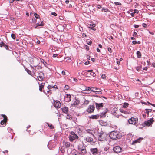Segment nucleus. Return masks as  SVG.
<instances>
[{
    "label": "nucleus",
    "mask_w": 155,
    "mask_h": 155,
    "mask_svg": "<svg viewBox=\"0 0 155 155\" xmlns=\"http://www.w3.org/2000/svg\"><path fill=\"white\" fill-rule=\"evenodd\" d=\"M110 138L114 140H116L120 137L118 133L116 131H113L111 132L110 134Z\"/></svg>",
    "instance_id": "1"
},
{
    "label": "nucleus",
    "mask_w": 155,
    "mask_h": 155,
    "mask_svg": "<svg viewBox=\"0 0 155 155\" xmlns=\"http://www.w3.org/2000/svg\"><path fill=\"white\" fill-rule=\"evenodd\" d=\"M128 121L130 124L136 125L138 122V119L136 117H132L129 119Z\"/></svg>",
    "instance_id": "2"
},
{
    "label": "nucleus",
    "mask_w": 155,
    "mask_h": 155,
    "mask_svg": "<svg viewBox=\"0 0 155 155\" xmlns=\"http://www.w3.org/2000/svg\"><path fill=\"white\" fill-rule=\"evenodd\" d=\"M78 136L74 132H71L70 135L69 140L71 142H73L75 139L78 138Z\"/></svg>",
    "instance_id": "3"
},
{
    "label": "nucleus",
    "mask_w": 155,
    "mask_h": 155,
    "mask_svg": "<svg viewBox=\"0 0 155 155\" xmlns=\"http://www.w3.org/2000/svg\"><path fill=\"white\" fill-rule=\"evenodd\" d=\"M113 150L116 153H117L121 152L122 151V149L120 146H117L113 148Z\"/></svg>",
    "instance_id": "4"
},
{
    "label": "nucleus",
    "mask_w": 155,
    "mask_h": 155,
    "mask_svg": "<svg viewBox=\"0 0 155 155\" xmlns=\"http://www.w3.org/2000/svg\"><path fill=\"white\" fill-rule=\"evenodd\" d=\"M106 134L104 133H101L98 136V139L99 141H103L105 139Z\"/></svg>",
    "instance_id": "5"
},
{
    "label": "nucleus",
    "mask_w": 155,
    "mask_h": 155,
    "mask_svg": "<svg viewBox=\"0 0 155 155\" xmlns=\"http://www.w3.org/2000/svg\"><path fill=\"white\" fill-rule=\"evenodd\" d=\"M54 105L56 108H59L61 107V104L59 101H56L54 102Z\"/></svg>",
    "instance_id": "6"
},
{
    "label": "nucleus",
    "mask_w": 155,
    "mask_h": 155,
    "mask_svg": "<svg viewBox=\"0 0 155 155\" xmlns=\"http://www.w3.org/2000/svg\"><path fill=\"white\" fill-rule=\"evenodd\" d=\"M153 118L150 119V120H148L146 122H145L144 123L143 125L144 126H149L151 124L153 123Z\"/></svg>",
    "instance_id": "7"
},
{
    "label": "nucleus",
    "mask_w": 155,
    "mask_h": 155,
    "mask_svg": "<svg viewBox=\"0 0 155 155\" xmlns=\"http://www.w3.org/2000/svg\"><path fill=\"white\" fill-rule=\"evenodd\" d=\"M95 108L94 105H90L89 107L87 109V111L89 113H92L94 111Z\"/></svg>",
    "instance_id": "8"
},
{
    "label": "nucleus",
    "mask_w": 155,
    "mask_h": 155,
    "mask_svg": "<svg viewBox=\"0 0 155 155\" xmlns=\"http://www.w3.org/2000/svg\"><path fill=\"white\" fill-rule=\"evenodd\" d=\"M2 116H3L4 118V119L1 122V124L2 125L5 124L7 121V117L5 115L2 114Z\"/></svg>",
    "instance_id": "9"
},
{
    "label": "nucleus",
    "mask_w": 155,
    "mask_h": 155,
    "mask_svg": "<svg viewBox=\"0 0 155 155\" xmlns=\"http://www.w3.org/2000/svg\"><path fill=\"white\" fill-rule=\"evenodd\" d=\"M91 151L93 155H96L97 153L98 150L97 148H91Z\"/></svg>",
    "instance_id": "10"
},
{
    "label": "nucleus",
    "mask_w": 155,
    "mask_h": 155,
    "mask_svg": "<svg viewBox=\"0 0 155 155\" xmlns=\"http://www.w3.org/2000/svg\"><path fill=\"white\" fill-rule=\"evenodd\" d=\"M92 89L91 90V91L93 92H95L97 94H101V92L100 91H95L98 89V88H95L94 87H91Z\"/></svg>",
    "instance_id": "11"
},
{
    "label": "nucleus",
    "mask_w": 155,
    "mask_h": 155,
    "mask_svg": "<svg viewBox=\"0 0 155 155\" xmlns=\"http://www.w3.org/2000/svg\"><path fill=\"white\" fill-rule=\"evenodd\" d=\"M103 103H95L96 108L97 109H100V108L103 107Z\"/></svg>",
    "instance_id": "12"
},
{
    "label": "nucleus",
    "mask_w": 155,
    "mask_h": 155,
    "mask_svg": "<svg viewBox=\"0 0 155 155\" xmlns=\"http://www.w3.org/2000/svg\"><path fill=\"white\" fill-rule=\"evenodd\" d=\"M86 140L87 141L91 143L92 144L94 143L93 139L90 137H87L86 138Z\"/></svg>",
    "instance_id": "13"
},
{
    "label": "nucleus",
    "mask_w": 155,
    "mask_h": 155,
    "mask_svg": "<svg viewBox=\"0 0 155 155\" xmlns=\"http://www.w3.org/2000/svg\"><path fill=\"white\" fill-rule=\"evenodd\" d=\"M63 143L64 147L66 148L69 147L70 146V143L69 142L64 141Z\"/></svg>",
    "instance_id": "14"
},
{
    "label": "nucleus",
    "mask_w": 155,
    "mask_h": 155,
    "mask_svg": "<svg viewBox=\"0 0 155 155\" xmlns=\"http://www.w3.org/2000/svg\"><path fill=\"white\" fill-rule=\"evenodd\" d=\"M63 112L65 114H67L68 112V108L67 107H65L61 108Z\"/></svg>",
    "instance_id": "15"
},
{
    "label": "nucleus",
    "mask_w": 155,
    "mask_h": 155,
    "mask_svg": "<svg viewBox=\"0 0 155 155\" xmlns=\"http://www.w3.org/2000/svg\"><path fill=\"white\" fill-rule=\"evenodd\" d=\"M79 104V101L76 99H75L73 104H72V105L74 106H76L78 105Z\"/></svg>",
    "instance_id": "16"
},
{
    "label": "nucleus",
    "mask_w": 155,
    "mask_h": 155,
    "mask_svg": "<svg viewBox=\"0 0 155 155\" xmlns=\"http://www.w3.org/2000/svg\"><path fill=\"white\" fill-rule=\"evenodd\" d=\"M99 117V115L98 114H97L95 115H92L89 117L90 118H91L92 119H97Z\"/></svg>",
    "instance_id": "17"
},
{
    "label": "nucleus",
    "mask_w": 155,
    "mask_h": 155,
    "mask_svg": "<svg viewBox=\"0 0 155 155\" xmlns=\"http://www.w3.org/2000/svg\"><path fill=\"white\" fill-rule=\"evenodd\" d=\"M71 96L70 94H67L65 97V100H66L68 102H69L71 101Z\"/></svg>",
    "instance_id": "18"
},
{
    "label": "nucleus",
    "mask_w": 155,
    "mask_h": 155,
    "mask_svg": "<svg viewBox=\"0 0 155 155\" xmlns=\"http://www.w3.org/2000/svg\"><path fill=\"white\" fill-rule=\"evenodd\" d=\"M143 139V138H139L138 139L136 140H135V141H134L132 142V144H134L135 143H140V142Z\"/></svg>",
    "instance_id": "19"
},
{
    "label": "nucleus",
    "mask_w": 155,
    "mask_h": 155,
    "mask_svg": "<svg viewBox=\"0 0 155 155\" xmlns=\"http://www.w3.org/2000/svg\"><path fill=\"white\" fill-rule=\"evenodd\" d=\"M100 124L103 126H107V123L106 122H104L103 120H101L100 122Z\"/></svg>",
    "instance_id": "20"
},
{
    "label": "nucleus",
    "mask_w": 155,
    "mask_h": 155,
    "mask_svg": "<svg viewBox=\"0 0 155 155\" xmlns=\"http://www.w3.org/2000/svg\"><path fill=\"white\" fill-rule=\"evenodd\" d=\"M137 57L139 58H140L141 57V54L140 52L139 51H137Z\"/></svg>",
    "instance_id": "21"
},
{
    "label": "nucleus",
    "mask_w": 155,
    "mask_h": 155,
    "mask_svg": "<svg viewBox=\"0 0 155 155\" xmlns=\"http://www.w3.org/2000/svg\"><path fill=\"white\" fill-rule=\"evenodd\" d=\"M91 89H92L91 88V87H87L86 88V89L84 91H85L83 93H86L87 92L85 91H91Z\"/></svg>",
    "instance_id": "22"
},
{
    "label": "nucleus",
    "mask_w": 155,
    "mask_h": 155,
    "mask_svg": "<svg viewBox=\"0 0 155 155\" xmlns=\"http://www.w3.org/2000/svg\"><path fill=\"white\" fill-rule=\"evenodd\" d=\"M83 147H85L82 144L78 146V149L80 151H82V150L81 149H84V148H83Z\"/></svg>",
    "instance_id": "23"
},
{
    "label": "nucleus",
    "mask_w": 155,
    "mask_h": 155,
    "mask_svg": "<svg viewBox=\"0 0 155 155\" xmlns=\"http://www.w3.org/2000/svg\"><path fill=\"white\" fill-rule=\"evenodd\" d=\"M86 131L87 132L90 133L91 134H93V131L89 129H87L86 130Z\"/></svg>",
    "instance_id": "24"
},
{
    "label": "nucleus",
    "mask_w": 155,
    "mask_h": 155,
    "mask_svg": "<svg viewBox=\"0 0 155 155\" xmlns=\"http://www.w3.org/2000/svg\"><path fill=\"white\" fill-rule=\"evenodd\" d=\"M72 117L69 114H68L66 116V118L69 119V120H71L72 119Z\"/></svg>",
    "instance_id": "25"
},
{
    "label": "nucleus",
    "mask_w": 155,
    "mask_h": 155,
    "mask_svg": "<svg viewBox=\"0 0 155 155\" xmlns=\"http://www.w3.org/2000/svg\"><path fill=\"white\" fill-rule=\"evenodd\" d=\"M25 70H26V71L28 73V74H29L30 75H31V72L30 70H29V69H28L27 68H25Z\"/></svg>",
    "instance_id": "26"
},
{
    "label": "nucleus",
    "mask_w": 155,
    "mask_h": 155,
    "mask_svg": "<svg viewBox=\"0 0 155 155\" xmlns=\"http://www.w3.org/2000/svg\"><path fill=\"white\" fill-rule=\"evenodd\" d=\"M37 26L36 27H35V28H36V27L37 26H43V25H44V23L42 21V22H41V23L40 24H39V23H37Z\"/></svg>",
    "instance_id": "27"
},
{
    "label": "nucleus",
    "mask_w": 155,
    "mask_h": 155,
    "mask_svg": "<svg viewBox=\"0 0 155 155\" xmlns=\"http://www.w3.org/2000/svg\"><path fill=\"white\" fill-rule=\"evenodd\" d=\"M38 79L39 81H41L43 79V77L42 76H37Z\"/></svg>",
    "instance_id": "28"
},
{
    "label": "nucleus",
    "mask_w": 155,
    "mask_h": 155,
    "mask_svg": "<svg viewBox=\"0 0 155 155\" xmlns=\"http://www.w3.org/2000/svg\"><path fill=\"white\" fill-rule=\"evenodd\" d=\"M89 103V101L88 100H85L83 103V104L84 105H87Z\"/></svg>",
    "instance_id": "29"
},
{
    "label": "nucleus",
    "mask_w": 155,
    "mask_h": 155,
    "mask_svg": "<svg viewBox=\"0 0 155 155\" xmlns=\"http://www.w3.org/2000/svg\"><path fill=\"white\" fill-rule=\"evenodd\" d=\"M152 111L151 109H146V113L147 114V115L148 116L149 115V112H151Z\"/></svg>",
    "instance_id": "30"
},
{
    "label": "nucleus",
    "mask_w": 155,
    "mask_h": 155,
    "mask_svg": "<svg viewBox=\"0 0 155 155\" xmlns=\"http://www.w3.org/2000/svg\"><path fill=\"white\" fill-rule=\"evenodd\" d=\"M47 88L48 90L47 91V93H48L50 91V89H51V88H52L53 87H52V86L49 85L48 86Z\"/></svg>",
    "instance_id": "31"
},
{
    "label": "nucleus",
    "mask_w": 155,
    "mask_h": 155,
    "mask_svg": "<svg viewBox=\"0 0 155 155\" xmlns=\"http://www.w3.org/2000/svg\"><path fill=\"white\" fill-rule=\"evenodd\" d=\"M83 148H84V149H81L82 150V151H81L82 152V153H85L86 152V150L85 149V147H83Z\"/></svg>",
    "instance_id": "32"
},
{
    "label": "nucleus",
    "mask_w": 155,
    "mask_h": 155,
    "mask_svg": "<svg viewBox=\"0 0 155 155\" xmlns=\"http://www.w3.org/2000/svg\"><path fill=\"white\" fill-rule=\"evenodd\" d=\"M106 112H103L101 114L99 115V116L100 117H105V114H106Z\"/></svg>",
    "instance_id": "33"
},
{
    "label": "nucleus",
    "mask_w": 155,
    "mask_h": 155,
    "mask_svg": "<svg viewBox=\"0 0 155 155\" xmlns=\"http://www.w3.org/2000/svg\"><path fill=\"white\" fill-rule=\"evenodd\" d=\"M129 104L128 103H124L123 107L124 108H126L128 107Z\"/></svg>",
    "instance_id": "34"
},
{
    "label": "nucleus",
    "mask_w": 155,
    "mask_h": 155,
    "mask_svg": "<svg viewBox=\"0 0 155 155\" xmlns=\"http://www.w3.org/2000/svg\"><path fill=\"white\" fill-rule=\"evenodd\" d=\"M102 11H104V12H108L109 11V10L107 8H103L102 9Z\"/></svg>",
    "instance_id": "35"
},
{
    "label": "nucleus",
    "mask_w": 155,
    "mask_h": 155,
    "mask_svg": "<svg viewBox=\"0 0 155 155\" xmlns=\"http://www.w3.org/2000/svg\"><path fill=\"white\" fill-rule=\"evenodd\" d=\"M39 90L40 91H42V89L43 88V85L42 84L41 85H39Z\"/></svg>",
    "instance_id": "36"
},
{
    "label": "nucleus",
    "mask_w": 155,
    "mask_h": 155,
    "mask_svg": "<svg viewBox=\"0 0 155 155\" xmlns=\"http://www.w3.org/2000/svg\"><path fill=\"white\" fill-rule=\"evenodd\" d=\"M34 16L36 19L40 18L39 16L36 13H34Z\"/></svg>",
    "instance_id": "37"
},
{
    "label": "nucleus",
    "mask_w": 155,
    "mask_h": 155,
    "mask_svg": "<svg viewBox=\"0 0 155 155\" xmlns=\"http://www.w3.org/2000/svg\"><path fill=\"white\" fill-rule=\"evenodd\" d=\"M48 126L50 127V128L51 129H52L54 128V127L51 124H47Z\"/></svg>",
    "instance_id": "38"
},
{
    "label": "nucleus",
    "mask_w": 155,
    "mask_h": 155,
    "mask_svg": "<svg viewBox=\"0 0 155 155\" xmlns=\"http://www.w3.org/2000/svg\"><path fill=\"white\" fill-rule=\"evenodd\" d=\"M32 68L33 70H32V72L34 74H35V75L36 76V73L37 71H36L35 70V69H34V68H33L32 67Z\"/></svg>",
    "instance_id": "39"
},
{
    "label": "nucleus",
    "mask_w": 155,
    "mask_h": 155,
    "mask_svg": "<svg viewBox=\"0 0 155 155\" xmlns=\"http://www.w3.org/2000/svg\"><path fill=\"white\" fill-rule=\"evenodd\" d=\"M120 112L122 113H124V114H126V113L127 112L126 111H124V110H123V109L120 108Z\"/></svg>",
    "instance_id": "40"
},
{
    "label": "nucleus",
    "mask_w": 155,
    "mask_h": 155,
    "mask_svg": "<svg viewBox=\"0 0 155 155\" xmlns=\"http://www.w3.org/2000/svg\"><path fill=\"white\" fill-rule=\"evenodd\" d=\"M11 36L12 38L13 39H15V35L14 34H12Z\"/></svg>",
    "instance_id": "41"
},
{
    "label": "nucleus",
    "mask_w": 155,
    "mask_h": 155,
    "mask_svg": "<svg viewBox=\"0 0 155 155\" xmlns=\"http://www.w3.org/2000/svg\"><path fill=\"white\" fill-rule=\"evenodd\" d=\"M73 155H81V154L78 152H76L74 153Z\"/></svg>",
    "instance_id": "42"
},
{
    "label": "nucleus",
    "mask_w": 155,
    "mask_h": 155,
    "mask_svg": "<svg viewBox=\"0 0 155 155\" xmlns=\"http://www.w3.org/2000/svg\"><path fill=\"white\" fill-rule=\"evenodd\" d=\"M106 76L105 74H102L101 76V78L103 79H105L106 78Z\"/></svg>",
    "instance_id": "43"
},
{
    "label": "nucleus",
    "mask_w": 155,
    "mask_h": 155,
    "mask_svg": "<svg viewBox=\"0 0 155 155\" xmlns=\"http://www.w3.org/2000/svg\"><path fill=\"white\" fill-rule=\"evenodd\" d=\"M64 88L65 90H68L69 89V86H68V85H66L65 86Z\"/></svg>",
    "instance_id": "44"
},
{
    "label": "nucleus",
    "mask_w": 155,
    "mask_h": 155,
    "mask_svg": "<svg viewBox=\"0 0 155 155\" xmlns=\"http://www.w3.org/2000/svg\"><path fill=\"white\" fill-rule=\"evenodd\" d=\"M90 75L93 77H95L96 75L95 73L94 72H92L91 73Z\"/></svg>",
    "instance_id": "45"
},
{
    "label": "nucleus",
    "mask_w": 155,
    "mask_h": 155,
    "mask_svg": "<svg viewBox=\"0 0 155 155\" xmlns=\"http://www.w3.org/2000/svg\"><path fill=\"white\" fill-rule=\"evenodd\" d=\"M142 25L144 28H146L147 26V25L145 23H143L142 24Z\"/></svg>",
    "instance_id": "46"
},
{
    "label": "nucleus",
    "mask_w": 155,
    "mask_h": 155,
    "mask_svg": "<svg viewBox=\"0 0 155 155\" xmlns=\"http://www.w3.org/2000/svg\"><path fill=\"white\" fill-rule=\"evenodd\" d=\"M114 3L116 5H121V4L119 2H114Z\"/></svg>",
    "instance_id": "47"
},
{
    "label": "nucleus",
    "mask_w": 155,
    "mask_h": 155,
    "mask_svg": "<svg viewBox=\"0 0 155 155\" xmlns=\"http://www.w3.org/2000/svg\"><path fill=\"white\" fill-rule=\"evenodd\" d=\"M5 44L3 42H2L1 43H0V46L1 47H2V46H4V45H5Z\"/></svg>",
    "instance_id": "48"
},
{
    "label": "nucleus",
    "mask_w": 155,
    "mask_h": 155,
    "mask_svg": "<svg viewBox=\"0 0 155 155\" xmlns=\"http://www.w3.org/2000/svg\"><path fill=\"white\" fill-rule=\"evenodd\" d=\"M108 50L110 53L112 52V50L109 47L108 48Z\"/></svg>",
    "instance_id": "49"
},
{
    "label": "nucleus",
    "mask_w": 155,
    "mask_h": 155,
    "mask_svg": "<svg viewBox=\"0 0 155 155\" xmlns=\"http://www.w3.org/2000/svg\"><path fill=\"white\" fill-rule=\"evenodd\" d=\"M134 13H138L139 12V11L135 9L134 11Z\"/></svg>",
    "instance_id": "50"
},
{
    "label": "nucleus",
    "mask_w": 155,
    "mask_h": 155,
    "mask_svg": "<svg viewBox=\"0 0 155 155\" xmlns=\"http://www.w3.org/2000/svg\"><path fill=\"white\" fill-rule=\"evenodd\" d=\"M89 64V61H87L84 63V64L85 65H88Z\"/></svg>",
    "instance_id": "51"
},
{
    "label": "nucleus",
    "mask_w": 155,
    "mask_h": 155,
    "mask_svg": "<svg viewBox=\"0 0 155 155\" xmlns=\"http://www.w3.org/2000/svg\"><path fill=\"white\" fill-rule=\"evenodd\" d=\"M51 14L52 15L54 16H56L57 15V14L54 12H52Z\"/></svg>",
    "instance_id": "52"
},
{
    "label": "nucleus",
    "mask_w": 155,
    "mask_h": 155,
    "mask_svg": "<svg viewBox=\"0 0 155 155\" xmlns=\"http://www.w3.org/2000/svg\"><path fill=\"white\" fill-rule=\"evenodd\" d=\"M4 47L6 49L8 50V47L7 45H4Z\"/></svg>",
    "instance_id": "53"
},
{
    "label": "nucleus",
    "mask_w": 155,
    "mask_h": 155,
    "mask_svg": "<svg viewBox=\"0 0 155 155\" xmlns=\"http://www.w3.org/2000/svg\"><path fill=\"white\" fill-rule=\"evenodd\" d=\"M91 43L92 41H89L87 43V44L90 45H91Z\"/></svg>",
    "instance_id": "54"
},
{
    "label": "nucleus",
    "mask_w": 155,
    "mask_h": 155,
    "mask_svg": "<svg viewBox=\"0 0 155 155\" xmlns=\"http://www.w3.org/2000/svg\"><path fill=\"white\" fill-rule=\"evenodd\" d=\"M117 108H116V107H115V108H114L113 109V110H114V112L115 113H116L115 112V111H117Z\"/></svg>",
    "instance_id": "55"
},
{
    "label": "nucleus",
    "mask_w": 155,
    "mask_h": 155,
    "mask_svg": "<svg viewBox=\"0 0 155 155\" xmlns=\"http://www.w3.org/2000/svg\"><path fill=\"white\" fill-rule=\"evenodd\" d=\"M110 126L112 127H113L114 128V129H116L117 128V127L116 126H112L111 124L110 125Z\"/></svg>",
    "instance_id": "56"
},
{
    "label": "nucleus",
    "mask_w": 155,
    "mask_h": 155,
    "mask_svg": "<svg viewBox=\"0 0 155 155\" xmlns=\"http://www.w3.org/2000/svg\"><path fill=\"white\" fill-rule=\"evenodd\" d=\"M43 64L45 67H46L47 63L44 60H43Z\"/></svg>",
    "instance_id": "57"
},
{
    "label": "nucleus",
    "mask_w": 155,
    "mask_h": 155,
    "mask_svg": "<svg viewBox=\"0 0 155 155\" xmlns=\"http://www.w3.org/2000/svg\"><path fill=\"white\" fill-rule=\"evenodd\" d=\"M87 71H83V74H87Z\"/></svg>",
    "instance_id": "58"
},
{
    "label": "nucleus",
    "mask_w": 155,
    "mask_h": 155,
    "mask_svg": "<svg viewBox=\"0 0 155 155\" xmlns=\"http://www.w3.org/2000/svg\"><path fill=\"white\" fill-rule=\"evenodd\" d=\"M62 74L63 75H65V72L64 71H62L61 72Z\"/></svg>",
    "instance_id": "59"
},
{
    "label": "nucleus",
    "mask_w": 155,
    "mask_h": 155,
    "mask_svg": "<svg viewBox=\"0 0 155 155\" xmlns=\"http://www.w3.org/2000/svg\"><path fill=\"white\" fill-rule=\"evenodd\" d=\"M66 59H67V60L68 61L69 60H71V58L70 57H67L66 58Z\"/></svg>",
    "instance_id": "60"
},
{
    "label": "nucleus",
    "mask_w": 155,
    "mask_h": 155,
    "mask_svg": "<svg viewBox=\"0 0 155 155\" xmlns=\"http://www.w3.org/2000/svg\"><path fill=\"white\" fill-rule=\"evenodd\" d=\"M137 35V34L136 32H134L133 34V36H136Z\"/></svg>",
    "instance_id": "61"
},
{
    "label": "nucleus",
    "mask_w": 155,
    "mask_h": 155,
    "mask_svg": "<svg viewBox=\"0 0 155 155\" xmlns=\"http://www.w3.org/2000/svg\"><path fill=\"white\" fill-rule=\"evenodd\" d=\"M82 36L84 38L85 37H86V35L85 34L83 33L82 34Z\"/></svg>",
    "instance_id": "62"
},
{
    "label": "nucleus",
    "mask_w": 155,
    "mask_h": 155,
    "mask_svg": "<svg viewBox=\"0 0 155 155\" xmlns=\"http://www.w3.org/2000/svg\"><path fill=\"white\" fill-rule=\"evenodd\" d=\"M58 55V54H54L53 55V57L54 58L56 57Z\"/></svg>",
    "instance_id": "63"
},
{
    "label": "nucleus",
    "mask_w": 155,
    "mask_h": 155,
    "mask_svg": "<svg viewBox=\"0 0 155 155\" xmlns=\"http://www.w3.org/2000/svg\"><path fill=\"white\" fill-rule=\"evenodd\" d=\"M132 43L134 44H135L137 43L136 41H132Z\"/></svg>",
    "instance_id": "64"
}]
</instances>
